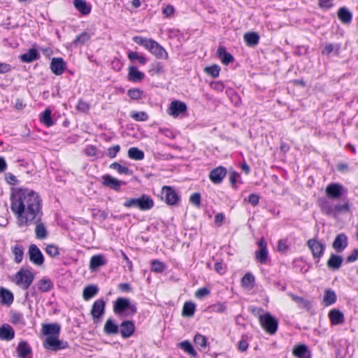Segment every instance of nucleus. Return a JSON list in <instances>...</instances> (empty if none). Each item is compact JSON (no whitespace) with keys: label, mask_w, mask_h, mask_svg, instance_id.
Masks as SVG:
<instances>
[{"label":"nucleus","mask_w":358,"mask_h":358,"mask_svg":"<svg viewBox=\"0 0 358 358\" xmlns=\"http://www.w3.org/2000/svg\"><path fill=\"white\" fill-rule=\"evenodd\" d=\"M10 208L20 227L33 224L43 216L42 199L38 192L29 188H16L10 196Z\"/></svg>","instance_id":"f257e3e1"},{"label":"nucleus","mask_w":358,"mask_h":358,"mask_svg":"<svg viewBox=\"0 0 358 358\" xmlns=\"http://www.w3.org/2000/svg\"><path fill=\"white\" fill-rule=\"evenodd\" d=\"M317 204L323 214L332 217H336L340 213H348L350 209L348 201L344 202L343 204H335L327 198L319 199Z\"/></svg>","instance_id":"f03ea898"},{"label":"nucleus","mask_w":358,"mask_h":358,"mask_svg":"<svg viewBox=\"0 0 358 358\" xmlns=\"http://www.w3.org/2000/svg\"><path fill=\"white\" fill-rule=\"evenodd\" d=\"M133 41L136 43L145 47L157 58L163 59L168 58L166 50L153 39L137 36L133 38Z\"/></svg>","instance_id":"7ed1b4c3"},{"label":"nucleus","mask_w":358,"mask_h":358,"mask_svg":"<svg viewBox=\"0 0 358 358\" xmlns=\"http://www.w3.org/2000/svg\"><path fill=\"white\" fill-rule=\"evenodd\" d=\"M126 208H136L142 211L149 210L154 206V201L150 196L143 194L138 198L127 199L123 203Z\"/></svg>","instance_id":"20e7f679"},{"label":"nucleus","mask_w":358,"mask_h":358,"mask_svg":"<svg viewBox=\"0 0 358 358\" xmlns=\"http://www.w3.org/2000/svg\"><path fill=\"white\" fill-rule=\"evenodd\" d=\"M113 312L117 315L126 313L127 315H133L136 313L137 308L134 303H131L128 298L118 297L113 302Z\"/></svg>","instance_id":"39448f33"},{"label":"nucleus","mask_w":358,"mask_h":358,"mask_svg":"<svg viewBox=\"0 0 358 358\" xmlns=\"http://www.w3.org/2000/svg\"><path fill=\"white\" fill-rule=\"evenodd\" d=\"M262 327L269 334L273 335L278 328V322L270 313H266L259 317Z\"/></svg>","instance_id":"423d86ee"},{"label":"nucleus","mask_w":358,"mask_h":358,"mask_svg":"<svg viewBox=\"0 0 358 358\" xmlns=\"http://www.w3.org/2000/svg\"><path fill=\"white\" fill-rule=\"evenodd\" d=\"M34 280V274L29 270L22 269L15 275L16 284L22 289H27Z\"/></svg>","instance_id":"0eeeda50"},{"label":"nucleus","mask_w":358,"mask_h":358,"mask_svg":"<svg viewBox=\"0 0 358 358\" xmlns=\"http://www.w3.org/2000/svg\"><path fill=\"white\" fill-rule=\"evenodd\" d=\"M43 347L48 350L57 351L66 348L68 343L59 341L58 336H47L43 341Z\"/></svg>","instance_id":"6e6552de"},{"label":"nucleus","mask_w":358,"mask_h":358,"mask_svg":"<svg viewBox=\"0 0 358 358\" xmlns=\"http://www.w3.org/2000/svg\"><path fill=\"white\" fill-rule=\"evenodd\" d=\"M162 198L166 204L170 206L176 205L180 200V196L171 186H164L162 189Z\"/></svg>","instance_id":"1a4fd4ad"},{"label":"nucleus","mask_w":358,"mask_h":358,"mask_svg":"<svg viewBox=\"0 0 358 358\" xmlns=\"http://www.w3.org/2000/svg\"><path fill=\"white\" fill-rule=\"evenodd\" d=\"M106 301L103 299L95 301L91 309V315L94 322L97 323L102 318L105 313Z\"/></svg>","instance_id":"9d476101"},{"label":"nucleus","mask_w":358,"mask_h":358,"mask_svg":"<svg viewBox=\"0 0 358 358\" xmlns=\"http://www.w3.org/2000/svg\"><path fill=\"white\" fill-rule=\"evenodd\" d=\"M30 261L37 266H41L44 262V257L40 249L35 244H31L28 251Z\"/></svg>","instance_id":"9b49d317"},{"label":"nucleus","mask_w":358,"mask_h":358,"mask_svg":"<svg viewBox=\"0 0 358 358\" xmlns=\"http://www.w3.org/2000/svg\"><path fill=\"white\" fill-rule=\"evenodd\" d=\"M307 245L311 250L314 258L320 259L323 256L325 250V245L324 243L313 238L308 241Z\"/></svg>","instance_id":"f8f14e48"},{"label":"nucleus","mask_w":358,"mask_h":358,"mask_svg":"<svg viewBox=\"0 0 358 358\" xmlns=\"http://www.w3.org/2000/svg\"><path fill=\"white\" fill-rule=\"evenodd\" d=\"M343 186L340 183H330L326 187V196L328 199H338L343 195Z\"/></svg>","instance_id":"ddd939ff"},{"label":"nucleus","mask_w":358,"mask_h":358,"mask_svg":"<svg viewBox=\"0 0 358 358\" xmlns=\"http://www.w3.org/2000/svg\"><path fill=\"white\" fill-rule=\"evenodd\" d=\"M257 244L259 249L255 252L256 259L260 264H265L267 262L268 258L267 243L264 238H262L258 241Z\"/></svg>","instance_id":"4468645a"},{"label":"nucleus","mask_w":358,"mask_h":358,"mask_svg":"<svg viewBox=\"0 0 358 358\" xmlns=\"http://www.w3.org/2000/svg\"><path fill=\"white\" fill-rule=\"evenodd\" d=\"M103 186L109 187L115 191L119 192L121 189L122 185H125L126 182L110 176L104 175L102 176Z\"/></svg>","instance_id":"2eb2a0df"},{"label":"nucleus","mask_w":358,"mask_h":358,"mask_svg":"<svg viewBox=\"0 0 358 358\" xmlns=\"http://www.w3.org/2000/svg\"><path fill=\"white\" fill-rule=\"evenodd\" d=\"M227 173V169L220 166L213 169L209 173V178L214 184H220Z\"/></svg>","instance_id":"dca6fc26"},{"label":"nucleus","mask_w":358,"mask_h":358,"mask_svg":"<svg viewBox=\"0 0 358 358\" xmlns=\"http://www.w3.org/2000/svg\"><path fill=\"white\" fill-rule=\"evenodd\" d=\"M348 237L344 233L338 234L333 243V248L338 253L342 252L348 246Z\"/></svg>","instance_id":"f3484780"},{"label":"nucleus","mask_w":358,"mask_h":358,"mask_svg":"<svg viewBox=\"0 0 358 358\" xmlns=\"http://www.w3.org/2000/svg\"><path fill=\"white\" fill-rule=\"evenodd\" d=\"M119 331L124 338L131 337L135 331V325L134 322L131 320L123 321L120 325Z\"/></svg>","instance_id":"a211bd4d"},{"label":"nucleus","mask_w":358,"mask_h":358,"mask_svg":"<svg viewBox=\"0 0 358 358\" xmlns=\"http://www.w3.org/2000/svg\"><path fill=\"white\" fill-rule=\"evenodd\" d=\"M187 108L185 103L175 100L171 101L170 106H169V115L173 116V117H178L180 114L186 112Z\"/></svg>","instance_id":"6ab92c4d"},{"label":"nucleus","mask_w":358,"mask_h":358,"mask_svg":"<svg viewBox=\"0 0 358 358\" xmlns=\"http://www.w3.org/2000/svg\"><path fill=\"white\" fill-rule=\"evenodd\" d=\"M33 224H35L34 232L37 239L44 240L48 236L47 227L45 224L41 222V217L36 219V221L33 222Z\"/></svg>","instance_id":"aec40b11"},{"label":"nucleus","mask_w":358,"mask_h":358,"mask_svg":"<svg viewBox=\"0 0 358 358\" xmlns=\"http://www.w3.org/2000/svg\"><path fill=\"white\" fill-rule=\"evenodd\" d=\"M108 259L103 254L94 255L91 257V272L96 271L101 267L106 265Z\"/></svg>","instance_id":"412c9836"},{"label":"nucleus","mask_w":358,"mask_h":358,"mask_svg":"<svg viewBox=\"0 0 358 358\" xmlns=\"http://www.w3.org/2000/svg\"><path fill=\"white\" fill-rule=\"evenodd\" d=\"M66 67V63L62 57H55L52 59L50 69L55 75H62Z\"/></svg>","instance_id":"4be33fe9"},{"label":"nucleus","mask_w":358,"mask_h":358,"mask_svg":"<svg viewBox=\"0 0 358 358\" xmlns=\"http://www.w3.org/2000/svg\"><path fill=\"white\" fill-rule=\"evenodd\" d=\"M15 337V331L8 324H3L0 327V339L10 341Z\"/></svg>","instance_id":"5701e85b"},{"label":"nucleus","mask_w":358,"mask_h":358,"mask_svg":"<svg viewBox=\"0 0 358 358\" xmlns=\"http://www.w3.org/2000/svg\"><path fill=\"white\" fill-rule=\"evenodd\" d=\"M343 262L342 256L332 253L327 262V266L332 271H338L341 268Z\"/></svg>","instance_id":"b1692460"},{"label":"nucleus","mask_w":358,"mask_h":358,"mask_svg":"<svg viewBox=\"0 0 358 358\" xmlns=\"http://www.w3.org/2000/svg\"><path fill=\"white\" fill-rule=\"evenodd\" d=\"M41 331L47 336H57L60 332V326L57 323L44 324Z\"/></svg>","instance_id":"393cba45"},{"label":"nucleus","mask_w":358,"mask_h":358,"mask_svg":"<svg viewBox=\"0 0 358 358\" xmlns=\"http://www.w3.org/2000/svg\"><path fill=\"white\" fill-rule=\"evenodd\" d=\"M120 327L111 317L107 319L103 327V332L108 335H116L119 333Z\"/></svg>","instance_id":"a878e982"},{"label":"nucleus","mask_w":358,"mask_h":358,"mask_svg":"<svg viewBox=\"0 0 358 358\" xmlns=\"http://www.w3.org/2000/svg\"><path fill=\"white\" fill-rule=\"evenodd\" d=\"M329 317L333 325L342 324L345 322L343 313L338 309H332L329 313Z\"/></svg>","instance_id":"bb28decb"},{"label":"nucleus","mask_w":358,"mask_h":358,"mask_svg":"<svg viewBox=\"0 0 358 358\" xmlns=\"http://www.w3.org/2000/svg\"><path fill=\"white\" fill-rule=\"evenodd\" d=\"M217 55L219 59H220L221 62L225 65H228L234 60L232 55L227 51L224 46L218 47L217 50Z\"/></svg>","instance_id":"cd10ccee"},{"label":"nucleus","mask_w":358,"mask_h":358,"mask_svg":"<svg viewBox=\"0 0 358 358\" xmlns=\"http://www.w3.org/2000/svg\"><path fill=\"white\" fill-rule=\"evenodd\" d=\"M145 78L144 73L138 70L135 66L129 67L128 79L129 80L137 83L141 82Z\"/></svg>","instance_id":"c85d7f7f"},{"label":"nucleus","mask_w":358,"mask_h":358,"mask_svg":"<svg viewBox=\"0 0 358 358\" xmlns=\"http://www.w3.org/2000/svg\"><path fill=\"white\" fill-rule=\"evenodd\" d=\"M19 358H27L31 354V348L27 341H20L16 349Z\"/></svg>","instance_id":"c756f323"},{"label":"nucleus","mask_w":358,"mask_h":358,"mask_svg":"<svg viewBox=\"0 0 358 358\" xmlns=\"http://www.w3.org/2000/svg\"><path fill=\"white\" fill-rule=\"evenodd\" d=\"M341 48L340 43H326L322 48L321 53L323 55H329L331 53L334 52L335 55L338 56L340 54Z\"/></svg>","instance_id":"7c9ffc66"},{"label":"nucleus","mask_w":358,"mask_h":358,"mask_svg":"<svg viewBox=\"0 0 358 358\" xmlns=\"http://www.w3.org/2000/svg\"><path fill=\"white\" fill-rule=\"evenodd\" d=\"M338 19L343 24H350L352 20V13L345 7H341L338 9Z\"/></svg>","instance_id":"2f4dec72"},{"label":"nucleus","mask_w":358,"mask_h":358,"mask_svg":"<svg viewBox=\"0 0 358 358\" xmlns=\"http://www.w3.org/2000/svg\"><path fill=\"white\" fill-rule=\"evenodd\" d=\"M244 41L249 47L256 46L259 41V36L257 32H247L244 34Z\"/></svg>","instance_id":"473e14b6"},{"label":"nucleus","mask_w":358,"mask_h":358,"mask_svg":"<svg viewBox=\"0 0 358 358\" xmlns=\"http://www.w3.org/2000/svg\"><path fill=\"white\" fill-rule=\"evenodd\" d=\"M13 294L9 290L0 288V302L1 304L10 306L13 302Z\"/></svg>","instance_id":"72a5a7b5"},{"label":"nucleus","mask_w":358,"mask_h":358,"mask_svg":"<svg viewBox=\"0 0 358 358\" xmlns=\"http://www.w3.org/2000/svg\"><path fill=\"white\" fill-rule=\"evenodd\" d=\"M292 352L297 358H310L308 349L304 344L294 346Z\"/></svg>","instance_id":"f704fd0d"},{"label":"nucleus","mask_w":358,"mask_h":358,"mask_svg":"<svg viewBox=\"0 0 358 358\" xmlns=\"http://www.w3.org/2000/svg\"><path fill=\"white\" fill-rule=\"evenodd\" d=\"M52 110L47 108L43 113L40 114V121L44 125L50 127L54 124V121L51 117Z\"/></svg>","instance_id":"c9c22d12"},{"label":"nucleus","mask_w":358,"mask_h":358,"mask_svg":"<svg viewBox=\"0 0 358 358\" xmlns=\"http://www.w3.org/2000/svg\"><path fill=\"white\" fill-rule=\"evenodd\" d=\"M10 322L14 325L23 327L26 325V322L22 313L19 312H13L10 313Z\"/></svg>","instance_id":"e433bc0d"},{"label":"nucleus","mask_w":358,"mask_h":358,"mask_svg":"<svg viewBox=\"0 0 358 358\" xmlns=\"http://www.w3.org/2000/svg\"><path fill=\"white\" fill-rule=\"evenodd\" d=\"M337 299L336 292L331 289H327L324 292L323 298V303L325 306H329L334 304Z\"/></svg>","instance_id":"4c0bfd02"},{"label":"nucleus","mask_w":358,"mask_h":358,"mask_svg":"<svg viewBox=\"0 0 358 358\" xmlns=\"http://www.w3.org/2000/svg\"><path fill=\"white\" fill-rule=\"evenodd\" d=\"M38 58L39 54L38 51L34 48L29 50L28 52L20 56L21 61L27 63L31 62L34 60L38 59Z\"/></svg>","instance_id":"58836bf2"},{"label":"nucleus","mask_w":358,"mask_h":358,"mask_svg":"<svg viewBox=\"0 0 358 358\" xmlns=\"http://www.w3.org/2000/svg\"><path fill=\"white\" fill-rule=\"evenodd\" d=\"M178 347L180 348V349L183 350L188 355H189L194 357H197L196 351L194 350L193 345L189 341L185 340V341L178 343Z\"/></svg>","instance_id":"ea45409f"},{"label":"nucleus","mask_w":358,"mask_h":358,"mask_svg":"<svg viewBox=\"0 0 358 358\" xmlns=\"http://www.w3.org/2000/svg\"><path fill=\"white\" fill-rule=\"evenodd\" d=\"M196 305L192 301H186L182 307V315L183 317H190L194 315Z\"/></svg>","instance_id":"a19ab883"},{"label":"nucleus","mask_w":358,"mask_h":358,"mask_svg":"<svg viewBox=\"0 0 358 358\" xmlns=\"http://www.w3.org/2000/svg\"><path fill=\"white\" fill-rule=\"evenodd\" d=\"M128 157L134 160L139 161L144 159V152L138 148L132 147L128 150Z\"/></svg>","instance_id":"79ce46f5"},{"label":"nucleus","mask_w":358,"mask_h":358,"mask_svg":"<svg viewBox=\"0 0 358 358\" xmlns=\"http://www.w3.org/2000/svg\"><path fill=\"white\" fill-rule=\"evenodd\" d=\"M255 276L251 273H245L241 279L242 285L249 289H251L255 287Z\"/></svg>","instance_id":"37998d69"},{"label":"nucleus","mask_w":358,"mask_h":358,"mask_svg":"<svg viewBox=\"0 0 358 358\" xmlns=\"http://www.w3.org/2000/svg\"><path fill=\"white\" fill-rule=\"evenodd\" d=\"M37 288L42 292H47L51 289L53 286L52 281L48 278H43L38 281Z\"/></svg>","instance_id":"c03bdc74"},{"label":"nucleus","mask_w":358,"mask_h":358,"mask_svg":"<svg viewBox=\"0 0 358 358\" xmlns=\"http://www.w3.org/2000/svg\"><path fill=\"white\" fill-rule=\"evenodd\" d=\"M73 5L80 13L83 15L90 13V7L85 0H74Z\"/></svg>","instance_id":"a18cd8bd"},{"label":"nucleus","mask_w":358,"mask_h":358,"mask_svg":"<svg viewBox=\"0 0 358 358\" xmlns=\"http://www.w3.org/2000/svg\"><path fill=\"white\" fill-rule=\"evenodd\" d=\"M12 251L15 255V262L17 264L22 261L24 255V248L21 245H15L13 247Z\"/></svg>","instance_id":"49530a36"},{"label":"nucleus","mask_w":358,"mask_h":358,"mask_svg":"<svg viewBox=\"0 0 358 358\" xmlns=\"http://www.w3.org/2000/svg\"><path fill=\"white\" fill-rule=\"evenodd\" d=\"M220 67L217 64H213L209 66H206L204 69L205 73L211 76L213 78H216L219 77L220 72Z\"/></svg>","instance_id":"de8ad7c7"},{"label":"nucleus","mask_w":358,"mask_h":358,"mask_svg":"<svg viewBox=\"0 0 358 358\" xmlns=\"http://www.w3.org/2000/svg\"><path fill=\"white\" fill-rule=\"evenodd\" d=\"M110 168L117 171L120 174L129 175L131 171L127 166H122L118 162H113L110 165Z\"/></svg>","instance_id":"09e8293b"},{"label":"nucleus","mask_w":358,"mask_h":358,"mask_svg":"<svg viewBox=\"0 0 358 358\" xmlns=\"http://www.w3.org/2000/svg\"><path fill=\"white\" fill-rule=\"evenodd\" d=\"M165 269H166V265L163 262H162L157 259H155V260L152 261V262H151V271H152L160 273H162Z\"/></svg>","instance_id":"8fccbe9b"},{"label":"nucleus","mask_w":358,"mask_h":358,"mask_svg":"<svg viewBox=\"0 0 358 358\" xmlns=\"http://www.w3.org/2000/svg\"><path fill=\"white\" fill-rule=\"evenodd\" d=\"M130 117L136 121L144 122L148 120V115L144 111H131Z\"/></svg>","instance_id":"3c124183"},{"label":"nucleus","mask_w":358,"mask_h":358,"mask_svg":"<svg viewBox=\"0 0 358 358\" xmlns=\"http://www.w3.org/2000/svg\"><path fill=\"white\" fill-rule=\"evenodd\" d=\"M208 338L200 334H196L194 336V341L196 346L201 348H205L207 345Z\"/></svg>","instance_id":"603ef678"},{"label":"nucleus","mask_w":358,"mask_h":358,"mask_svg":"<svg viewBox=\"0 0 358 358\" xmlns=\"http://www.w3.org/2000/svg\"><path fill=\"white\" fill-rule=\"evenodd\" d=\"M143 91L138 88H131L128 90L127 95L134 100L141 99L143 96Z\"/></svg>","instance_id":"864d4df0"},{"label":"nucleus","mask_w":358,"mask_h":358,"mask_svg":"<svg viewBox=\"0 0 358 358\" xmlns=\"http://www.w3.org/2000/svg\"><path fill=\"white\" fill-rule=\"evenodd\" d=\"M91 215L94 218L100 221L105 220L108 217V214L104 210H101L99 209H92Z\"/></svg>","instance_id":"5fc2aeb1"},{"label":"nucleus","mask_w":358,"mask_h":358,"mask_svg":"<svg viewBox=\"0 0 358 358\" xmlns=\"http://www.w3.org/2000/svg\"><path fill=\"white\" fill-rule=\"evenodd\" d=\"M45 250V252L52 257H57L59 255L58 247L54 244L47 245Z\"/></svg>","instance_id":"6e6d98bb"},{"label":"nucleus","mask_w":358,"mask_h":358,"mask_svg":"<svg viewBox=\"0 0 358 358\" xmlns=\"http://www.w3.org/2000/svg\"><path fill=\"white\" fill-rule=\"evenodd\" d=\"M213 312L217 313H222L227 310V306L224 303H217L210 306Z\"/></svg>","instance_id":"4d7b16f0"},{"label":"nucleus","mask_w":358,"mask_h":358,"mask_svg":"<svg viewBox=\"0 0 358 358\" xmlns=\"http://www.w3.org/2000/svg\"><path fill=\"white\" fill-rule=\"evenodd\" d=\"M189 201L196 207L199 208L201 206V194L199 192L193 193L190 196Z\"/></svg>","instance_id":"13d9d810"},{"label":"nucleus","mask_w":358,"mask_h":358,"mask_svg":"<svg viewBox=\"0 0 358 358\" xmlns=\"http://www.w3.org/2000/svg\"><path fill=\"white\" fill-rule=\"evenodd\" d=\"M90 38V36L87 32H84L81 34L80 36H77L75 39V43L76 45H82L87 41Z\"/></svg>","instance_id":"bf43d9fd"},{"label":"nucleus","mask_w":358,"mask_h":358,"mask_svg":"<svg viewBox=\"0 0 358 358\" xmlns=\"http://www.w3.org/2000/svg\"><path fill=\"white\" fill-rule=\"evenodd\" d=\"M120 150V146L119 145H113L108 149V156L112 159L115 158Z\"/></svg>","instance_id":"052dcab7"},{"label":"nucleus","mask_w":358,"mask_h":358,"mask_svg":"<svg viewBox=\"0 0 358 358\" xmlns=\"http://www.w3.org/2000/svg\"><path fill=\"white\" fill-rule=\"evenodd\" d=\"M120 253L123 258V260L125 262V264H124L123 266L124 268L127 267L128 270L129 271H131L133 268V264L131 261L129 259V257L124 251L121 250Z\"/></svg>","instance_id":"680f3d73"},{"label":"nucleus","mask_w":358,"mask_h":358,"mask_svg":"<svg viewBox=\"0 0 358 358\" xmlns=\"http://www.w3.org/2000/svg\"><path fill=\"white\" fill-rule=\"evenodd\" d=\"M5 179L9 185H15L18 183L17 178L11 173H6L5 174Z\"/></svg>","instance_id":"e2e57ef3"},{"label":"nucleus","mask_w":358,"mask_h":358,"mask_svg":"<svg viewBox=\"0 0 358 358\" xmlns=\"http://www.w3.org/2000/svg\"><path fill=\"white\" fill-rule=\"evenodd\" d=\"M259 196L257 194H251L249 195V196L248 197V202L249 203H250L252 206H256L258 205L259 202Z\"/></svg>","instance_id":"0e129e2a"},{"label":"nucleus","mask_w":358,"mask_h":358,"mask_svg":"<svg viewBox=\"0 0 358 358\" xmlns=\"http://www.w3.org/2000/svg\"><path fill=\"white\" fill-rule=\"evenodd\" d=\"M358 259V248L353 250V251L346 258L347 263H352L356 262Z\"/></svg>","instance_id":"69168bd1"},{"label":"nucleus","mask_w":358,"mask_h":358,"mask_svg":"<svg viewBox=\"0 0 358 358\" xmlns=\"http://www.w3.org/2000/svg\"><path fill=\"white\" fill-rule=\"evenodd\" d=\"M210 87L217 92H222L224 88V85L221 81H213L210 83Z\"/></svg>","instance_id":"338daca9"},{"label":"nucleus","mask_w":358,"mask_h":358,"mask_svg":"<svg viewBox=\"0 0 358 358\" xmlns=\"http://www.w3.org/2000/svg\"><path fill=\"white\" fill-rule=\"evenodd\" d=\"M210 294V290L206 287H201L196 292V296L197 298H203Z\"/></svg>","instance_id":"774afa93"}]
</instances>
